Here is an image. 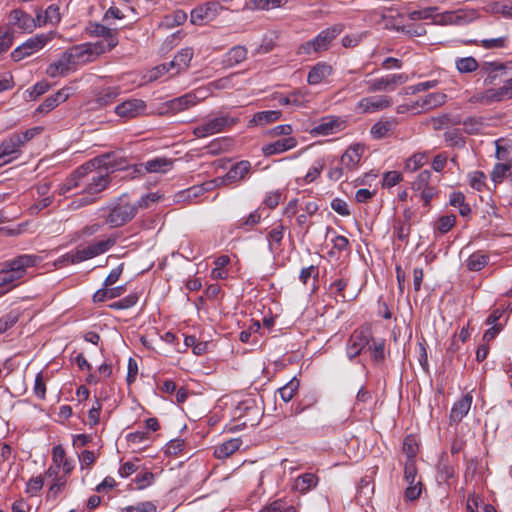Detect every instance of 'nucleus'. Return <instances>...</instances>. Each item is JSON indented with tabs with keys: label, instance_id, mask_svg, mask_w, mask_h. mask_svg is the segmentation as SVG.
Instances as JSON below:
<instances>
[{
	"label": "nucleus",
	"instance_id": "nucleus-13",
	"mask_svg": "<svg viewBox=\"0 0 512 512\" xmlns=\"http://www.w3.org/2000/svg\"><path fill=\"white\" fill-rule=\"evenodd\" d=\"M106 157H95L85 164L78 167L66 180L59 186L58 193L60 195H66L71 192L74 188L81 187V180L83 179V175L86 174L87 169L95 166L101 165L104 163L103 161Z\"/></svg>",
	"mask_w": 512,
	"mask_h": 512
},
{
	"label": "nucleus",
	"instance_id": "nucleus-23",
	"mask_svg": "<svg viewBox=\"0 0 512 512\" xmlns=\"http://www.w3.org/2000/svg\"><path fill=\"white\" fill-rule=\"evenodd\" d=\"M198 103L195 98H172L157 110L158 114H175Z\"/></svg>",
	"mask_w": 512,
	"mask_h": 512
},
{
	"label": "nucleus",
	"instance_id": "nucleus-46",
	"mask_svg": "<svg viewBox=\"0 0 512 512\" xmlns=\"http://www.w3.org/2000/svg\"><path fill=\"white\" fill-rule=\"evenodd\" d=\"M299 386V380L296 377L292 378L288 383L278 389L280 398L286 403L291 401L299 390Z\"/></svg>",
	"mask_w": 512,
	"mask_h": 512
},
{
	"label": "nucleus",
	"instance_id": "nucleus-44",
	"mask_svg": "<svg viewBox=\"0 0 512 512\" xmlns=\"http://www.w3.org/2000/svg\"><path fill=\"white\" fill-rule=\"evenodd\" d=\"M511 167V161L496 163L493 166L490 177L495 186L502 183L505 177H508V172L511 170Z\"/></svg>",
	"mask_w": 512,
	"mask_h": 512
},
{
	"label": "nucleus",
	"instance_id": "nucleus-21",
	"mask_svg": "<svg viewBox=\"0 0 512 512\" xmlns=\"http://www.w3.org/2000/svg\"><path fill=\"white\" fill-rule=\"evenodd\" d=\"M365 147L362 144H354L346 149L341 156V164L346 170H353L360 163Z\"/></svg>",
	"mask_w": 512,
	"mask_h": 512
},
{
	"label": "nucleus",
	"instance_id": "nucleus-52",
	"mask_svg": "<svg viewBox=\"0 0 512 512\" xmlns=\"http://www.w3.org/2000/svg\"><path fill=\"white\" fill-rule=\"evenodd\" d=\"M456 68L460 73H471L477 70L478 62L474 57H464L456 60Z\"/></svg>",
	"mask_w": 512,
	"mask_h": 512
},
{
	"label": "nucleus",
	"instance_id": "nucleus-7",
	"mask_svg": "<svg viewBox=\"0 0 512 512\" xmlns=\"http://www.w3.org/2000/svg\"><path fill=\"white\" fill-rule=\"evenodd\" d=\"M342 32L339 25L322 30L315 38L303 43L299 47V54H311L325 51L329 48L331 42Z\"/></svg>",
	"mask_w": 512,
	"mask_h": 512
},
{
	"label": "nucleus",
	"instance_id": "nucleus-30",
	"mask_svg": "<svg viewBox=\"0 0 512 512\" xmlns=\"http://www.w3.org/2000/svg\"><path fill=\"white\" fill-rule=\"evenodd\" d=\"M281 112L278 110L260 111L253 115L252 119L248 122V127L265 126L279 120Z\"/></svg>",
	"mask_w": 512,
	"mask_h": 512
},
{
	"label": "nucleus",
	"instance_id": "nucleus-25",
	"mask_svg": "<svg viewBox=\"0 0 512 512\" xmlns=\"http://www.w3.org/2000/svg\"><path fill=\"white\" fill-rule=\"evenodd\" d=\"M52 462L58 471L62 468L65 475L70 474L74 469V460L66 457L65 449L62 445H56L52 449Z\"/></svg>",
	"mask_w": 512,
	"mask_h": 512
},
{
	"label": "nucleus",
	"instance_id": "nucleus-41",
	"mask_svg": "<svg viewBox=\"0 0 512 512\" xmlns=\"http://www.w3.org/2000/svg\"><path fill=\"white\" fill-rule=\"evenodd\" d=\"M429 155L427 152H416L406 159L404 163V170L407 172H414L421 168L428 162Z\"/></svg>",
	"mask_w": 512,
	"mask_h": 512
},
{
	"label": "nucleus",
	"instance_id": "nucleus-4",
	"mask_svg": "<svg viewBox=\"0 0 512 512\" xmlns=\"http://www.w3.org/2000/svg\"><path fill=\"white\" fill-rule=\"evenodd\" d=\"M115 244V237H107L105 239L94 241L86 247H77L75 250H72L62 255L56 261V264H58L59 266H63L67 264H77L92 259L94 257L104 254L105 252L110 250Z\"/></svg>",
	"mask_w": 512,
	"mask_h": 512
},
{
	"label": "nucleus",
	"instance_id": "nucleus-12",
	"mask_svg": "<svg viewBox=\"0 0 512 512\" xmlns=\"http://www.w3.org/2000/svg\"><path fill=\"white\" fill-rule=\"evenodd\" d=\"M114 111L117 116L124 120L136 118L153 112L152 110H148L146 103L141 98H127L116 105Z\"/></svg>",
	"mask_w": 512,
	"mask_h": 512
},
{
	"label": "nucleus",
	"instance_id": "nucleus-1",
	"mask_svg": "<svg viewBox=\"0 0 512 512\" xmlns=\"http://www.w3.org/2000/svg\"><path fill=\"white\" fill-rule=\"evenodd\" d=\"M41 262L42 257L34 254H21L6 260L0 268V298L23 283L28 270Z\"/></svg>",
	"mask_w": 512,
	"mask_h": 512
},
{
	"label": "nucleus",
	"instance_id": "nucleus-35",
	"mask_svg": "<svg viewBox=\"0 0 512 512\" xmlns=\"http://www.w3.org/2000/svg\"><path fill=\"white\" fill-rule=\"evenodd\" d=\"M36 16L39 27L46 25V24H57L60 22L61 16L59 12V7L57 5H50L45 11H44V19L41 20V9L36 10Z\"/></svg>",
	"mask_w": 512,
	"mask_h": 512
},
{
	"label": "nucleus",
	"instance_id": "nucleus-49",
	"mask_svg": "<svg viewBox=\"0 0 512 512\" xmlns=\"http://www.w3.org/2000/svg\"><path fill=\"white\" fill-rule=\"evenodd\" d=\"M139 300L138 293H130L124 298L115 301L109 305V307L113 310H126L130 309L137 304Z\"/></svg>",
	"mask_w": 512,
	"mask_h": 512
},
{
	"label": "nucleus",
	"instance_id": "nucleus-55",
	"mask_svg": "<svg viewBox=\"0 0 512 512\" xmlns=\"http://www.w3.org/2000/svg\"><path fill=\"white\" fill-rule=\"evenodd\" d=\"M165 74L170 76V68L168 63H163L152 68L144 75V79H146V82H151L161 78Z\"/></svg>",
	"mask_w": 512,
	"mask_h": 512
},
{
	"label": "nucleus",
	"instance_id": "nucleus-48",
	"mask_svg": "<svg viewBox=\"0 0 512 512\" xmlns=\"http://www.w3.org/2000/svg\"><path fill=\"white\" fill-rule=\"evenodd\" d=\"M215 133L224 131L227 127L233 126L237 119L229 116L215 117L207 121Z\"/></svg>",
	"mask_w": 512,
	"mask_h": 512
},
{
	"label": "nucleus",
	"instance_id": "nucleus-19",
	"mask_svg": "<svg viewBox=\"0 0 512 512\" xmlns=\"http://www.w3.org/2000/svg\"><path fill=\"white\" fill-rule=\"evenodd\" d=\"M406 77L402 74L398 75H388L386 77H382L374 80L369 85V92H391L394 90L395 86L398 84L404 83Z\"/></svg>",
	"mask_w": 512,
	"mask_h": 512
},
{
	"label": "nucleus",
	"instance_id": "nucleus-31",
	"mask_svg": "<svg viewBox=\"0 0 512 512\" xmlns=\"http://www.w3.org/2000/svg\"><path fill=\"white\" fill-rule=\"evenodd\" d=\"M490 257L489 255L482 251L478 250L472 253L465 261V266L467 270L472 272L481 271L483 268L487 266L489 263Z\"/></svg>",
	"mask_w": 512,
	"mask_h": 512
},
{
	"label": "nucleus",
	"instance_id": "nucleus-57",
	"mask_svg": "<svg viewBox=\"0 0 512 512\" xmlns=\"http://www.w3.org/2000/svg\"><path fill=\"white\" fill-rule=\"evenodd\" d=\"M403 180L401 172L392 170L385 172L382 178V186L384 188H392Z\"/></svg>",
	"mask_w": 512,
	"mask_h": 512
},
{
	"label": "nucleus",
	"instance_id": "nucleus-50",
	"mask_svg": "<svg viewBox=\"0 0 512 512\" xmlns=\"http://www.w3.org/2000/svg\"><path fill=\"white\" fill-rule=\"evenodd\" d=\"M288 0H250L249 5L253 9L269 10L284 6Z\"/></svg>",
	"mask_w": 512,
	"mask_h": 512
},
{
	"label": "nucleus",
	"instance_id": "nucleus-59",
	"mask_svg": "<svg viewBox=\"0 0 512 512\" xmlns=\"http://www.w3.org/2000/svg\"><path fill=\"white\" fill-rule=\"evenodd\" d=\"M33 393L40 400L46 398V383L42 372L37 373L35 377Z\"/></svg>",
	"mask_w": 512,
	"mask_h": 512
},
{
	"label": "nucleus",
	"instance_id": "nucleus-29",
	"mask_svg": "<svg viewBox=\"0 0 512 512\" xmlns=\"http://www.w3.org/2000/svg\"><path fill=\"white\" fill-rule=\"evenodd\" d=\"M125 291L126 287L124 285L117 287L103 286L93 294L92 300L94 303H102L120 297Z\"/></svg>",
	"mask_w": 512,
	"mask_h": 512
},
{
	"label": "nucleus",
	"instance_id": "nucleus-24",
	"mask_svg": "<svg viewBox=\"0 0 512 512\" xmlns=\"http://www.w3.org/2000/svg\"><path fill=\"white\" fill-rule=\"evenodd\" d=\"M251 163L248 160H242L234 164L226 173L224 181L234 183L247 178L251 172Z\"/></svg>",
	"mask_w": 512,
	"mask_h": 512
},
{
	"label": "nucleus",
	"instance_id": "nucleus-27",
	"mask_svg": "<svg viewBox=\"0 0 512 512\" xmlns=\"http://www.w3.org/2000/svg\"><path fill=\"white\" fill-rule=\"evenodd\" d=\"M388 99L375 100V98H361L356 110L360 113H375L390 106Z\"/></svg>",
	"mask_w": 512,
	"mask_h": 512
},
{
	"label": "nucleus",
	"instance_id": "nucleus-64",
	"mask_svg": "<svg viewBox=\"0 0 512 512\" xmlns=\"http://www.w3.org/2000/svg\"><path fill=\"white\" fill-rule=\"evenodd\" d=\"M288 500L286 498L276 499L266 504L260 512H283Z\"/></svg>",
	"mask_w": 512,
	"mask_h": 512
},
{
	"label": "nucleus",
	"instance_id": "nucleus-54",
	"mask_svg": "<svg viewBox=\"0 0 512 512\" xmlns=\"http://www.w3.org/2000/svg\"><path fill=\"white\" fill-rule=\"evenodd\" d=\"M121 512H157V506L152 501L138 502L135 505H129L121 508Z\"/></svg>",
	"mask_w": 512,
	"mask_h": 512
},
{
	"label": "nucleus",
	"instance_id": "nucleus-33",
	"mask_svg": "<svg viewBox=\"0 0 512 512\" xmlns=\"http://www.w3.org/2000/svg\"><path fill=\"white\" fill-rule=\"evenodd\" d=\"M47 473L49 475H54L55 476V481L50 486V488H49V490L47 492V499L48 500H56L58 495L65 488L67 480H66L65 476H58V471L54 470L52 466L48 469Z\"/></svg>",
	"mask_w": 512,
	"mask_h": 512
},
{
	"label": "nucleus",
	"instance_id": "nucleus-62",
	"mask_svg": "<svg viewBox=\"0 0 512 512\" xmlns=\"http://www.w3.org/2000/svg\"><path fill=\"white\" fill-rule=\"evenodd\" d=\"M261 217L262 216L260 213V209H256L253 212H251L248 216L239 219L238 227H253L260 222Z\"/></svg>",
	"mask_w": 512,
	"mask_h": 512
},
{
	"label": "nucleus",
	"instance_id": "nucleus-6",
	"mask_svg": "<svg viewBox=\"0 0 512 512\" xmlns=\"http://www.w3.org/2000/svg\"><path fill=\"white\" fill-rule=\"evenodd\" d=\"M411 189L415 197L423 202V207L428 211L433 198L439 194L437 184L432 182V173L429 170L421 171L411 182Z\"/></svg>",
	"mask_w": 512,
	"mask_h": 512
},
{
	"label": "nucleus",
	"instance_id": "nucleus-11",
	"mask_svg": "<svg viewBox=\"0 0 512 512\" xmlns=\"http://www.w3.org/2000/svg\"><path fill=\"white\" fill-rule=\"evenodd\" d=\"M403 100L404 102L397 105V112L399 114L410 113L417 115L444 103L441 101V98H420L416 100H413V98H403Z\"/></svg>",
	"mask_w": 512,
	"mask_h": 512
},
{
	"label": "nucleus",
	"instance_id": "nucleus-14",
	"mask_svg": "<svg viewBox=\"0 0 512 512\" xmlns=\"http://www.w3.org/2000/svg\"><path fill=\"white\" fill-rule=\"evenodd\" d=\"M21 141L13 133L0 144V167L17 159L22 154Z\"/></svg>",
	"mask_w": 512,
	"mask_h": 512
},
{
	"label": "nucleus",
	"instance_id": "nucleus-39",
	"mask_svg": "<svg viewBox=\"0 0 512 512\" xmlns=\"http://www.w3.org/2000/svg\"><path fill=\"white\" fill-rule=\"evenodd\" d=\"M247 58V49L244 46H235L231 48L226 54L223 62L229 66L240 64Z\"/></svg>",
	"mask_w": 512,
	"mask_h": 512
},
{
	"label": "nucleus",
	"instance_id": "nucleus-42",
	"mask_svg": "<svg viewBox=\"0 0 512 512\" xmlns=\"http://www.w3.org/2000/svg\"><path fill=\"white\" fill-rule=\"evenodd\" d=\"M469 186L478 191L483 192L484 190L488 189L486 180V174L483 171L475 170L472 172H469L467 175Z\"/></svg>",
	"mask_w": 512,
	"mask_h": 512
},
{
	"label": "nucleus",
	"instance_id": "nucleus-18",
	"mask_svg": "<svg viewBox=\"0 0 512 512\" xmlns=\"http://www.w3.org/2000/svg\"><path fill=\"white\" fill-rule=\"evenodd\" d=\"M194 51L190 47L181 49L174 57V59L168 62L170 68V76H176L183 71H186L193 58Z\"/></svg>",
	"mask_w": 512,
	"mask_h": 512
},
{
	"label": "nucleus",
	"instance_id": "nucleus-2",
	"mask_svg": "<svg viewBox=\"0 0 512 512\" xmlns=\"http://www.w3.org/2000/svg\"><path fill=\"white\" fill-rule=\"evenodd\" d=\"M99 47L91 45H74L65 50L60 57L52 62L46 69V73L53 78L66 76L75 71L77 66L84 65L95 60Z\"/></svg>",
	"mask_w": 512,
	"mask_h": 512
},
{
	"label": "nucleus",
	"instance_id": "nucleus-60",
	"mask_svg": "<svg viewBox=\"0 0 512 512\" xmlns=\"http://www.w3.org/2000/svg\"><path fill=\"white\" fill-rule=\"evenodd\" d=\"M59 105L58 98H46L34 111V116H43Z\"/></svg>",
	"mask_w": 512,
	"mask_h": 512
},
{
	"label": "nucleus",
	"instance_id": "nucleus-28",
	"mask_svg": "<svg viewBox=\"0 0 512 512\" xmlns=\"http://www.w3.org/2000/svg\"><path fill=\"white\" fill-rule=\"evenodd\" d=\"M243 444L240 438H231L217 445L214 449V456L217 459H225L238 451Z\"/></svg>",
	"mask_w": 512,
	"mask_h": 512
},
{
	"label": "nucleus",
	"instance_id": "nucleus-5",
	"mask_svg": "<svg viewBox=\"0 0 512 512\" xmlns=\"http://www.w3.org/2000/svg\"><path fill=\"white\" fill-rule=\"evenodd\" d=\"M137 214V206L129 201L127 194L121 195L109 208L106 223L112 228L124 226Z\"/></svg>",
	"mask_w": 512,
	"mask_h": 512
},
{
	"label": "nucleus",
	"instance_id": "nucleus-63",
	"mask_svg": "<svg viewBox=\"0 0 512 512\" xmlns=\"http://www.w3.org/2000/svg\"><path fill=\"white\" fill-rule=\"evenodd\" d=\"M437 85V81H425L415 85L408 86L405 89L406 95H414L417 93L425 92L431 88H434Z\"/></svg>",
	"mask_w": 512,
	"mask_h": 512
},
{
	"label": "nucleus",
	"instance_id": "nucleus-37",
	"mask_svg": "<svg viewBox=\"0 0 512 512\" xmlns=\"http://www.w3.org/2000/svg\"><path fill=\"white\" fill-rule=\"evenodd\" d=\"M342 123L336 119L327 118L312 129L315 135H330L341 130Z\"/></svg>",
	"mask_w": 512,
	"mask_h": 512
},
{
	"label": "nucleus",
	"instance_id": "nucleus-3",
	"mask_svg": "<svg viewBox=\"0 0 512 512\" xmlns=\"http://www.w3.org/2000/svg\"><path fill=\"white\" fill-rule=\"evenodd\" d=\"M99 157H106L104 163L87 169L81 180L82 192L88 195H97L107 189L111 183L110 172L119 167L114 153H106Z\"/></svg>",
	"mask_w": 512,
	"mask_h": 512
},
{
	"label": "nucleus",
	"instance_id": "nucleus-58",
	"mask_svg": "<svg viewBox=\"0 0 512 512\" xmlns=\"http://www.w3.org/2000/svg\"><path fill=\"white\" fill-rule=\"evenodd\" d=\"M403 452L407 455V460H414L418 453V444L412 435L405 437L403 442Z\"/></svg>",
	"mask_w": 512,
	"mask_h": 512
},
{
	"label": "nucleus",
	"instance_id": "nucleus-8",
	"mask_svg": "<svg viewBox=\"0 0 512 512\" xmlns=\"http://www.w3.org/2000/svg\"><path fill=\"white\" fill-rule=\"evenodd\" d=\"M91 34L97 37H102V40H98L96 42H87L82 43L81 45H91L93 47H99V51L97 50V54L95 55V60L102 54L111 51L118 44V39L116 37V31L108 28L101 24H95L93 29L91 30Z\"/></svg>",
	"mask_w": 512,
	"mask_h": 512
},
{
	"label": "nucleus",
	"instance_id": "nucleus-22",
	"mask_svg": "<svg viewBox=\"0 0 512 512\" xmlns=\"http://www.w3.org/2000/svg\"><path fill=\"white\" fill-rule=\"evenodd\" d=\"M473 397L469 393L462 396L456 401L450 411V422L459 423L469 412L472 405Z\"/></svg>",
	"mask_w": 512,
	"mask_h": 512
},
{
	"label": "nucleus",
	"instance_id": "nucleus-9",
	"mask_svg": "<svg viewBox=\"0 0 512 512\" xmlns=\"http://www.w3.org/2000/svg\"><path fill=\"white\" fill-rule=\"evenodd\" d=\"M372 332L369 327H360L353 331L346 342V355L355 359L371 343Z\"/></svg>",
	"mask_w": 512,
	"mask_h": 512
},
{
	"label": "nucleus",
	"instance_id": "nucleus-43",
	"mask_svg": "<svg viewBox=\"0 0 512 512\" xmlns=\"http://www.w3.org/2000/svg\"><path fill=\"white\" fill-rule=\"evenodd\" d=\"M394 125L395 123L391 120H381L371 127L370 133L374 139H383L391 133Z\"/></svg>",
	"mask_w": 512,
	"mask_h": 512
},
{
	"label": "nucleus",
	"instance_id": "nucleus-34",
	"mask_svg": "<svg viewBox=\"0 0 512 512\" xmlns=\"http://www.w3.org/2000/svg\"><path fill=\"white\" fill-rule=\"evenodd\" d=\"M449 204L453 207H458L459 214L462 217L467 218L471 215V212H472L471 207L466 202V197L462 192L455 191V192L451 193L449 196Z\"/></svg>",
	"mask_w": 512,
	"mask_h": 512
},
{
	"label": "nucleus",
	"instance_id": "nucleus-15",
	"mask_svg": "<svg viewBox=\"0 0 512 512\" xmlns=\"http://www.w3.org/2000/svg\"><path fill=\"white\" fill-rule=\"evenodd\" d=\"M221 9L222 6L218 1H208L205 4L199 5L191 11V23L202 25L205 21L214 19Z\"/></svg>",
	"mask_w": 512,
	"mask_h": 512
},
{
	"label": "nucleus",
	"instance_id": "nucleus-16",
	"mask_svg": "<svg viewBox=\"0 0 512 512\" xmlns=\"http://www.w3.org/2000/svg\"><path fill=\"white\" fill-rule=\"evenodd\" d=\"M474 17V12L464 10L446 11L435 15L433 21L438 25H464L471 22Z\"/></svg>",
	"mask_w": 512,
	"mask_h": 512
},
{
	"label": "nucleus",
	"instance_id": "nucleus-26",
	"mask_svg": "<svg viewBox=\"0 0 512 512\" xmlns=\"http://www.w3.org/2000/svg\"><path fill=\"white\" fill-rule=\"evenodd\" d=\"M332 73V66L326 62H318L314 65L307 76L310 85H317L329 77Z\"/></svg>",
	"mask_w": 512,
	"mask_h": 512
},
{
	"label": "nucleus",
	"instance_id": "nucleus-56",
	"mask_svg": "<svg viewBox=\"0 0 512 512\" xmlns=\"http://www.w3.org/2000/svg\"><path fill=\"white\" fill-rule=\"evenodd\" d=\"M43 131H44V127H42V126H35V127L27 129L24 132L14 133V134L22 142L21 146L24 147L28 142H30L35 137L40 135Z\"/></svg>",
	"mask_w": 512,
	"mask_h": 512
},
{
	"label": "nucleus",
	"instance_id": "nucleus-36",
	"mask_svg": "<svg viewBox=\"0 0 512 512\" xmlns=\"http://www.w3.org/2000/svg\"><path fill=\"white\" fill-rule=\"evenodd\" d=\"M285 227L282 224L274 226L267 234L268 247L271 252L280 249L282 240L284 238Z\"/></svg>",
	"mask_w": 512,
	"mask_h": 512
},
{
	"label": "nucleus",
	"instance_id": "nucleus-10",
	"mask_svg": "<svg viewBox=\"0 0 512 512\" xmlns=\"http://www.w3.org/2000/svg\"><path fill=\"white\" fill-rule=\"evenodd\" d=\"M55 34V32L51 31L29 38L11 53L12 59L14 61H20L25 57L32 55L51 41L55 37Z\"/></svg>",
	"mask_w": 512,
	"mask_h": 512
},
{
	"label": "nucleus",
	"instance_id": "nucleus-45",
	"mask_svg": "<svg viewBox=\"0 0 512 512\" xmlns=\"http://www.w3.org/2000/svg\"><path fill=\"white\" fill-rule=\"evenodd\" d=\"M372 344L368 345L371 358L374 363L380 364L385 360V339H373Z\"/></svg>",
	"mask_w": 512,
	"mask_h": 512
},
{
	"label": "nucleus",
	"instance_id": "nucleus-38",
	"mask_svg": "<svg viewBox=\"0 0 512 512\" xmlns=\"http://www.w3.org/2000/svg\"><path fill=\"white\" fill-rule=\"evenodd\" d=\"M228 255H221L214 260L215 267L211 270V278L213 280H223L228 277L226 266L230 263Z\"/></svg>",
	"mask_w": 512,
	"mask_h": 512
},
{
	"label": "nucleus",
	"instance_id": "nucleus-40",
	"mask_svg": "<svg viewBox=\"0 0 512 512\" xmlns=\"http://www.w3.org/2000/svg\"><path fill=\"white\" fill-rule=\"evenodd\" d=\"M172 164H173V162L171 160H168V159L162 158V157H156V158L146 161L143 165L147 172L165 173L171 168Z\"/></svg>",
	"mask_w": 512,
	"mask_h": 512
},
{
	"label": "nucleus",
	"instance_id": "nucleus-47",
	"mask_svg": "<svg viewBox=\"0 0 512 512\" xmlns=\"http://www.w3.org/2000/svg\"><path fill=\"white\" fill-rule=\"evenodd\" d=\"M349 284L348 278L334 279L329 285V291L334 295L335 299L340 298L342 302L346 301L345 289Z\"/></svg>",
	"mask_w": 512,
	"mask_h": 512
},
{
	"label": "nucleus",
	"instance_id": "nucleus-53",
	"mask_svg": "<svg viewBox=\"0 0 512 512\" xmlns=\"http://www.w3.org/2000/svg\"><path fill=\"white\" fill-rule=\"evenodd\" d=\"M456 224L455 215L441 216L435 224V230L440 234L448 233Z\"/></svg>",
	"mask_w": 512,
	"mask_h": 512
},
{
	"label": "nucleus",
	"instance_id": "nucleus-61",
	"mask_svg": "<svg viewBox=\"0 0 512 512\" xmlns=\"http://www.w3.org/2000/svg\"><path fill=\"white\" fill-rule=\"evenodd\" d=\"M162 196L157 192H152L143 195L135 204L137 206V211L139 209H147L150 207L151 203L158 202Z\"/></svg>",
	"mask_w": 512,
	"mask_h": 512
},
{
	"label": "nucleus",
	"instance_id": "nucleus-17",
	"mask_svg": "<svg viewBox=\"0 0 512 512\" xmlns=\"http://www.w3.org/2000/svg\"><path fill=\"white\" fill-rule=\"evenodd\" d=\"M10 23L24 32H32L36 27H39L37 16L33 18L21 9H14L10 13Z\"/></svg>",
	"mask_w": 512,
	"mask_h": 512
},
{
	"label": "nucleus",
	"instance_id": "nucleus-51",
	"mask_svg": "<svg viewBox=\"0 0 512 512\" xmlns=\"http://www.w3.org/2000/svg\"><path fill=\"white\" fill-rule=\"evenodd\" d=\"M324 161L322 159L316 160L313 165L308 169L306 175L303 177V183L309 184L314 182L317 178L320 177L323 169H324Z\"/></svg>",
	"mask_w": 512,
	"mask_h": 512
},
{
	"label": "nucleus",
	"instance_id": "nucleus-32",
	"mask_svg": "<svg viewBox=\"0 0 512 512\" xmlns=\"http://www.w3.org/2000/svg\"><path fill=\"white\" fill-rule=\"evenodd\" d=\"M319 478L314 473H304L298 476L294 483V489L305 494L318 485Z\"/></svg>",
	"mask_w": 512,
	"mask_h": 512
},
{
	"label": "nucleus",
	"instance_id": "nucleus-20",
	"mask_svg": "<svg viewBox=\"0 0 512 512\" xmlns=\"http://www.w3.org/2000/svg\"><path fill=\"white\" fill-rule=\"evenodd\" d=\"M297 144L296 138L286 137L262 146L261 150L264 156L269 157L291 150L295 148Z\"/></svg>",
	"mask_w": 512,
	"mask_h": 512
}]
</instances>
